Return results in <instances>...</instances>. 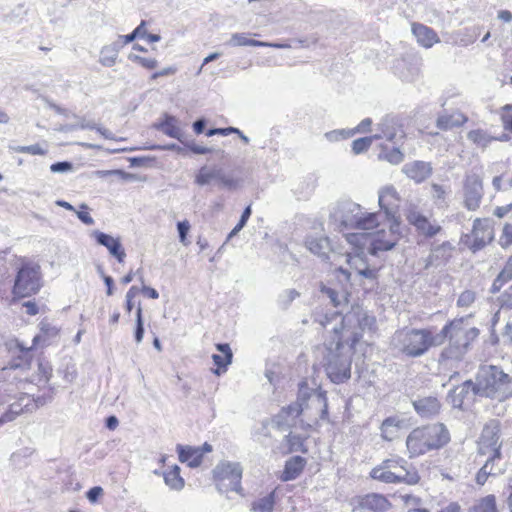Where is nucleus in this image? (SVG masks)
I'll use <instances>...</instances> for the list:
<instances>
[{
	"label": "nucleus",
	"instance_id": "nucleus-1",
	"mask_svg": "<svg viewBox=\"0 0 512 512\" xmlns=\"http://www.w3.org/2000/svg\"><path fill=\"white\" fill-rule=\"evenodd\" d=\"M469 317H461L447 323L439 333L431 329L405 328L394 333L392 345L408 357L424 355L431 347L439 346L448 339V345L440 354V363L461 361L479 336V330L468 323Z\"/></svg>",
	"mask_w": 512,
	"mask_h": 512
},
{
	"label": "nucleus",
	"instance_id": "nucleus-2",
	"mask_svg": "<svg viewBox=\"0 0 512 512\" xmlns=\"http://www.w3.org/2000/svg\"><path fill=\"white\" fill-rule=\"evenodd\" d=\"M381 213H367L362 207L351 201H338L331 209L330 220L340 231L364 230L369 231L380 225Z\"/></svg>",
	"mask_w": 512,
	"mask_h": 512
},
{
	"label": "nucleus",
	"instance_id": "nucleus-3",
	"mask_svg": "<svg viewBox=\"0 0 512 512\" xmlns=\"http://www.w3.org/2000/svg\"><path fill=\"white\" fill-rule=\"evenodd\" d=\"M374 324L375 318L357 307L345 315L334 313L331 317L326 316V322L323 325L335 335H340L346 343L355 345L362 337V332L371 330Z\"/></svg>",
	"mask_w": 512,
	"mask_h": 512
},
{
	"label": "nucleus",
	"instance_id": "nucleus-4",
	"mask_svg": "<svg viewBox=\"0 0 512 512\" xmlns=\"http://www.w3.org/2000/svg\"><path fill=\"white\" fill-rule=\"evenodd\" d=\"M450 441V433L442 423H434L413 429L406 438L409 458L438 450Z\"/></svg>",
	"mask_w": 512,
	"mask_h": 512
},
{
	"label": "nucleus",
	"instance_id": "nucleus-5",
	"mask_svg": "<svg viewBox=\"0 0 512 512\" xmlns=\"http://www.w3.org/2000/svg\"><path fill=\"white\" fill-rule=\"evenodd\" d=\"M315 409L319 412V418H316V424L319 420L328 419V404L326 392L321 390H311L305 382L300 383L298 402L282 408L276 416V422L280 426L282 423L290 425V422L303 413L306 409Z\"/></svg>",
	"mask_w": 512,
	"mask_h": 512
},
{
	"label": "nucleus",
	"instance_id": "nucleus-6",
	"mask_svg": "<svg viewBox=\"0 0 512 512\" xmlns=\"http://www.w3.org/2000/svg\"><path fill=\"white\" fill-rule=\"evenodd\" d=\"M475 381L476 393L480 397L504 401L512 396V377L497 366L480 367Z\"/></svg>",
	"mask_w": 512,
	"mask_h": 512
},
{
	"label": "nucleus",
	"instance_id": "nucleus-7",
	"mask_svg": "<svg viewBox=\"0 0 512 512\" xmlns=\"http://www.w3.org/2000/svg\"><path fill=\"white\" fill-rule=\"evenodd\" d=\"M335 346L325 348L323 365L329 379L333 383H343L351 377L352 354L355 345L346 343L340 335H336Z\"/></svg>",
	"mask_w": 512,
	"mask_h": 512
},
{
	"label": "nucleus",
	"instance_id": "nucleus-8",
	"mask_svg": "<svg viewBox=\"0 0 512 512\" xmlns=\"http://www.w3.org/2000/svg\"><path fill=\"white\" fill-rule=\"evenodd\" d=\"M42 286L41 267L38 263L26 261L21 264L15 277L13 293L17 297H29Z\"/></svg>",
	"mask_w": 512,
	"mask_h": 512
},
{
	"label": "nucleus",
	"instance_id": "nucleus-9",
	"mask_svg": "<svg viewBox=\"0 0 512 512\" xmlns=\"http://www.w3.org/2000/svg\"><path fill=\"white\" fill-rule=\"evenodd\" d=\"M494 239V221L490 218H476L472 231L462 238V242L473 252L483 249Z\"/></svg>",
	"mask_w": 512,
	"mask_h": 512
},
{
	"label": "nucleus",
	"instance_id": "nucleus-10",
	"mask_svg": "<svg viewBox=\"0 0 512 512\" xmlns=\"http://www.w3.org/2000/svg\"><path fill=\"white\" fill-rule=\"evenodd\" d=\"M484 195L482 179L477 174L465 177L463 183V204L469 211H476Z\"/></svg>",
	"mask_w": 512,
	"mask_h": 512
},
{
	"label": "nucleus",
	"instance_id": "nucleus-11",
	"mask_svg": "<svg viewBox=\"0 0 512 512\" xmlns=\"http://www.w3.org/2000/svg\"><path fill=\"white\" fill-rule=\"evenodd\" d=\"M243 469L238 462L222 461L213 469V476L216 481H229L230 489L241 493V479Z\"/></svg>",
	"mask_w": 512,
	"mask_h": 512
},
{
	"label": "nucleus",
	"instance_id": "nucleus-12",
	"mask_svg": "<svg viewBox=\"0 0 512 512\" xmlns=\"http://www.w3.org/2000/svg\"><path fill=\"white\" fill-rule=\"evenodd\" d=\"M389 229L385 230L384 228L377 231L375 235L369 238L370 249L369 251L372 254H375L377 251H388L392 249L399 238L398 228L399 222L387 220Z\"/></svg>",
	"mask_w": 512,
	"mask_h": 512
},
{
	"label": "nucleus",
	"instance_id": "nucleus-13",
	"mask_svg": "<svg viewBox=\"0 0 512 512\" xmlns=\"http://www.w3.org/2000/svg\"><path fill=\"white\" fill-rule=\"evenodd\" d=\"M400 198L396 189L392 185L381 188L378 192V203L381 208L379 213L382 214L380 222L383 219L398 221V208Z\"/></svg>",
	"mask_w": 512,
	"mask_h": 512
},
{
	"label": "nucleus",
	"instance_id": "nucleus-14",
	"mask_svg": "<svg viewBox=\"0 0 512 512\" xmlns=\"http://www.w3.org/2000/svg\"><path fill=\"white\" fill-rule=\"evenodd\" d=\"M501 444L499 443V428L496 423L486 425L481 433L478 452L480 455L501 458Z\"/></svg>",
	"mask_w": 512,
	"mask_h": 512
},
{
	"label": "nucleus",
	"instance_id": "nucleus-15",
	"mask_svg": "<svg viewBox=\"0 0 512 512\" xmlns=\"http://www.w3.org/2000/svg\"><path fill=\"white\" fill-rule=\"evenodd\" d=\"M407 220L415 227L420 235L427 238L436 236L442 230V227L435 220L431 221L416 210H410L408 212Z\"/></svg>",
	"mask_w": 512,
	"mask_h": 512
},
{
	"label": "nucleus",
	"instance_id": "nucleus-16",
	"mask_svg": "<svg viewBox=\"0 0 512 512\" xmlns=\"http://www.w3.org/2000/svg\"><path fill=\"white\" fill-rule=\"evenodd\" d=\"M385 466L394 473H398L406 480H401L402 483L413 485L418 483L420 477L412 466L402 457L395 456L382 461Z\"/></svg>",
	"mask_w": 512,
	"mask_h": 512
},
{
	"label": "nucleus",
	"instance_id": "nucleus-17",
	"mask_svg": "<svg viewBox=\"0 0 512 512\" xmlns=\"http://www.w3.org/2000/svg\"><path fill=\"white\" fill-rule=\"evenodd\" d=\"M377 132L373 135L375 140L386 139L387 141L394 142L399 136L403 137V131L397 117L393 115L384 116L377 124Z\"/></svg>",
	"mask_w": 512,
	"mask_h": 512
},
{
	"label": "nucleus",
	"instance_id": "nucleus-18",
	"mask_svg": "<svg viewBox=\"0 0 512 512\" xmlns=\"http://www.w3.org/2000/svg\"><path fill=\"white\" fill-rule=\"evenodd\" d=\"M453 249L454 247L448 241L433 246L430 254L424 259V268L430 269L445 265L451 258Z\"/></svg>",
	"mask_w": 512,
	"mask_h": 512
},
{
	"label": "nucleus",
	"instance_id": "nucleus-19",
	"mask_svg": "<svg viewBox=\"0 0 512 512\" xmlns=\"http://www.w3.org/2000/svg\"><path fill=\"white\" fill-rule=\"evenodd\" d=\"M90 236L95 239L97 244L104 246L107 248L109 253L117 259L119 263L124 262V258L126 257L125 250L122 247L121 241L119 238H114L113 236L101 232L99 230H94L90 233Z\"/></svg>",
	"mask_w": 512,
	"mask_h": 512
},
{
	"label": "nucleus",
	"instance_id": "nucleus-20",
	"mask_svg": "<svg viewBox=\"0 0 512 512\" xmlns=\"http://www.w3.org/2000/svg\"><path fill=\"white\" fill-rule=\"evenodd\" d=\"M433 168L430 162L412 161L403 165L402 172L415 183H422L432 174Z\"/></svg>",
	"mask_w": 512,
	"mask_h": 512
},
{
	"label": "nucleus",
	"instance_id": "nucleus-21",
	"mask_svg": "<svg viewBox=\"0 0 512 512\" xmlns=\"http://www.w3.org/2000/svg\"><path fill=\"white\" fill-rule=\"evenodd\" d=\"M408 428L406 419L400 416H390L383 420L380 426L381 438L393 441L399 436L401 430Z\"/></svg>",
	"mask_w": 512,
	"mask_h": 512
},
{
	"label": "nucleus",
	"instance_id": "nucleus-22",
	"mask_svg": "<svg viewBox=\"0 0 512 512\" xmlns=\"http://www.w3.org/2000/svg\"><path fill=\"white\" fill-rule=\"evenodd\" d=\"M476 381L467 380L463 382L460 386L454 388L449 393V398L451 399V403L454 407L461 408L464 400H472L475 396H479L476 393Z\"/></svg>",
	"mask_w": 512,
	"mask_h": 512
},
{
	"label": "nucleus",
	"instance_id": "nucleus-23",
	"mask_svg": "<svg viewBox=\"0 0 512 512\" xmlns=\"http://www.w3.org/2000/svg\"><path fill=\"white\" fill-rule=\"evenodd\" d=\"M228 45L237 47V46H253V47H273L279 49L290 48L291 46L287 43H272V42H264L258 41L249 38V34L247 33H234L231 35V38L227 42Z\"/></svg>",
	"mask_w": 512,
	"mask_h": 512
},
{
	"label": "nucleus",
	"instance_id": "nucleus-24",
	"mask_svg": "<svg viewBox=\"0 0 512 512\" xmlns=\"http://www.w3.org/2000/svg\"><path fill=\"white\" fill-rule=\"evenodd\" d=\"M12 351L14 358L9 363L8 367L9 369H21V370H27L31 366V355H30V348L22 345L19 342L15 343V348H10Z\"/></svg>",
	"mask_w": 512,
	"mask_h": 512
},
{
	"label": "nucleus",
	"instance_id": "nucleus-25",
	"mask_svg": "<svg viewBox=\"0 0 512 512\" xmlns=\"http://www.w3.org/2000/svg\"><path fill=\"white\" fill-rule=\"evenodd\" d=\"M501 458L488 456L484 465L477 472L475 480L480 486H483L489 476H496L503 472L502 467L499 465Z\"/></svg>",
	"mask_w": 512,
	"mask_h": 512
},
{
	"label": "nucleus",
	"instance_id": "nucleus-26",
	"mask_svg": "<svg viewBox=\"0 0 512 512\" xmlns=\"http://www.w3.org/2000/svg\"><path fill=\"white\" fill-rule=\"evenodd\" d=\"M412 33L416 37L417 42L425 48H431L435 43L439 42L436 32L423 24H412Z\"/></svg>",
	"mask_w": 512,
	"mask_h": 512
},
{
	"label": "nucleus",
	"instance_id": "nucleus-27",
	"mask_svg": "<svg viewBox=\"0 0 512 512\" xmlns=\"http://www.w3.org/2000/svg\"><path fill=\"white\" fill-rule=\"evenodd\" d=\"M359 504L362 509L373 512H387L391 507V504L386 497L375 493L362 497Z\"/></svg>",
	"mask_w": 512,
	"mask_h": 512
},
{
	"label": "nucleus",
	"instance_id": "nucleus-28",
	"mask_svg": "<svg viewBox=\"0 0 512 512\" xmlns=\"http://www.w3.org/2000/svg\"><path fill=\"white\" fill-rule=\"evenodd\" d=\"M413 407L423 418L436 416L440 411V402L435 397H424L413 401Z\"/></svg>",
	"mask_w": 512,
	"mask_h": 512
},
{
	"label": "nucleus",
	"instance_id": "nucleus-29",
	"mask_svg": "<svg viewBox=\"0 0 512 512\" xmlns=\"http://www.w3.org/2000/svg\"><path fill=\"white\" fill-rule=\"evenodd\" d=\"M468 121V117L460 111H453L452 113L440 114L436 120V126L440 130H450L455 127H460Z\"/></svg>",
	"mask_w": 512,
	"mask_h": 512
},
{
	"label": "nucleus",
	"instance_id": "nucleus-30",
	"mask_svg": "<svg viewBox=\"0 0 512 512\" xmlns=\"http://www.w3.org/2000/svg\"><path fill=\"white\" fill-rule=\"evenodd\" d=\"M40 333L33 338V346L36 345H50L53 343L59 334V329L49 323L48 321H41L39 324Z\"/></svg>",
	"mask_w": 512,
	"mask_h": 512
},
{
	"label": "nucleus",
	"instance_id": "nucleus-31",
	"mask_svg": "<svg viewBox=\"0 0 512 512\" xmlns=\"http://www.w3.org/2000/svg\"><path fill=\"white\" fill-rule=\"evenodd\" d=\"M177 452L179 454V460L181 462H187L192 468H196L202 463L203 453L200 448L177 445Z\"/></svg>",
	"mask_w": 512,
	"mask_h": 512
},
{
	"label": "nucleus",
	"instance_id": "nucleus-32",
	"mask_svg": "<svg viewBox=\"0 0 512 512\" xmlns=\"http://www.w3.org/2000/svg\"><path fill=\"white\" fill-rule=\"evenodd\" d=\"M216 349L221 354L212 355L213 362L217 366V369L214 370V373L220 375L222 372L221 370L223 369V371H225L227 366L231 364L233 354L229 344L227 343L217 344Z\"/></svg>",
	"mask_w": 512,
	"mask_h": 512
},
{
	"label": "nucleus",
	"instance_id": "nucleus-33",
	"mask_svg": "<svg viewBox=\"0 0 512 512\" xmlns=\"http://www.w3.org/2000/svg\"><path fill=\"white\" fill-rule=\"evenodd\" d=\"M370 476L374 480H377V481H380V482H383L386 484H398V483H402L401 480H406L398 473L392 472L383 463L374 467L370 472Z\"/></svg>",
	"mask_w": 512,
	"mask_h": 512
},
{
	"label": "nucleus",
	"instance_id": "nucleus-34",
	"mask_svg": "<svg viewBox=\"0 0 512 512\" xmlns=\"http://www.w3.org/2000/svg\"><path fill=\"white\" fill-rule=\"evenodd\" d=\"M305 465L306 460L303 457H291L289 460L286 461L281 479L283 481H290L296 479L302 473Z\"/></svg>",
	"mask_w": 512,
	"mask_h": 512
},
{
	"label": "nucleus",
	"instance_id": "nucleus-35",
	"mask_svg": "<svg viewBox=\"0 0 512 512\" xmlns=\"http://www.w3.org/2000/svg\"><path fill=\"white\" fill-rule=\"evenodd\" d=\"M344 257L350 268L355 270L357 274L368 279H374L376 277V271L367 267L364 259L359 254L353 256L346 254Z\"/></svg>",
	"mask_w": 512,
	"mask_h": 512
},
{
	"label": "nucleus",
	"instance_id": "nucleus-36",
	"mask_svg": "<svg viewBox=\"0 0 512 512\" xmlns=\"http://www.w3.org/2000/svg\"><path fill=\"white\" fill-rule=\"evenodd\" d=\"M307 248L314 254L329 259L331 252L330 240L327 237H310L306 241Z\"/></svg>",
	"mask_w": 512,
	"mask_h": 512
},
{
	"label": "nucleus",
	"instance_id": "nucleus-37",
	"mask_svg": "<svg viewBox=\"0 0 512 512\" xmlns=\"http://www.w3.org/2000/svg\"><path fill=\"white\" fill-rule=\"evenodd\" d=\"M467 139L482 149L487 148L495 139L483 129H474L467 133Z\"/></svg>",
	"mask_w": 512,
	"mask_h": 512
},
{
	"label": "nucleus",
	"instance_id": "nucleus-38",
	"mask_svg": "<svg viewBox=\"0 0 512 512\" xmlns=\"http://www.w3.org/2000/svg\"><path fill=\"white\" fill-rule=\"evenodd\" d=\"M468 512H498L496 497L494 495H487L478 499L469 508Z\"/></svg>",
	"mask_w": 512,
	"mask_h": 512
},
{
	"label": "nucleus",
	"instance_id": "nucleus-39",
	"mask_svg": "<svg viewBox=\"0 0 512 512\" xmlns=\"http://www.w3.org/2000/svg\"><path fill=\"white\" fill-rule=\"evenodd\" d=\"M220 171L221 168L203 166L195 177V183L199 186H205L210 184L213 180L217 181Z\"/></svg>",
	"mask_w": 512,
	"mask_h": 512
},
{
	"label": "nucleus",
	"instance_id": "nucleus-40",
	"mask_svg": "<svg viewBox=\"0 0 512 512\" xmlns=\"http://www.w3.org/2000/svg\"><path fill=\"white\" fill-rule=\"evenodd\" d=\"M159 129L172 138L180 139L182 135L177 118L171 115L165 116V120L160 124Z\"/></svg>",
	"mask_w": 512,
	"mask_h": 512
},
{
	"label": "nucleus",
	"instance_id": "nucleus-41",
	"mask_svg": "<svg viewBox=\"0 0 512 512\" xmlns=\"http://www.w3.org/2000/svg\"><path fill=\"white\" fill-rule=\"evenodd\" d=\"M321 292L330 299V302L334 307H338L347 301V293L344 288L337 290L335 288L322 285Z\"/></svg>",
	"mask_w": 512,
	"mask_h": 512
},
{
	"label": "nucleus",
	"instance_id": "nucleus-42",
	"mask_svg": "<svg viewBox=\"0 0 512 512\" xmlns=\"http://www.w3.org/2000/svg\"><path fill=\"white\" fill-rule=\"evenodd\" d=\"M164 481L167 486L176 491H180L185 484L184 479L180 476V468L177 465L164 473Z\"/></svg>",
	"mask_w": 512,
	"mask_h": 512
},
{
	"label": "nucleus",
	"instance_id": "nucleus-43",
	"mask_svg": "<svg viewBox=\"0 0 512 512\" xmlns=\"http://www.w3.org/2000/svg\"><path fill=\"white\" fill-rule=\"evenodd\" d=\"M275 505V491L261 497L252 503L254 512H272Z\"/></svg>",
	"mask_w": 512,
	"mask_h": 512
},
{
	"label": "nucleus",
	"instance_id": "nucleus-44",
	"mask_svg": "<svg viewBox=\"0 0 512 512\" xmlns=\"http://www.w3.org/2000/svg\"><path fill=\"white\" fill-rule=\"evenodd\" d=\"M449 192H450V190L448 189V187H445V186L437 184V183L431 184L430 195H431L432 200L434 201V203L437 206H443V205L447 204L446 197Z\"/></svg>",
	"mask_w": 512,
	"mask_h": 512
},
{
	"label": "nucleus",
	"instance_id": "nucleus-45",
	"mask_svg": "<svg viewBox=\"0 0 512 512\" xmlns=\"http://www.w3.org/2000/svg\"><path fill=\"white\" fill-rule=\"evenodd\" d=\"M24 412L27 411L23 408L21 402L16 401L12 403L9 406V409L2 416H0L1 425L15 420L17 416Z\"/></svg>",
	"mask_w": 512,
	"mask_h": 512
},
{
	"label": "nucleus",
	"instance_id": "nucleus-46",
	"mask_svg": "<svg viewBox=\"0 0 512 512\" xmlns=\"http://www.w3.org/2000/svg\"><path fill=\"white\" fill-rule=\"evenodd\" d=\"M299 296L300 293L296 289H285L278 295L277 303L280 308L287 309Z\"/></svg>",
	"mask_w": 512,
	"mask_h": 512
},
{
	"label": "nucleus",
	"instance_id": "nucleus-47",
	"mask_svg": "<svg viewBox=\"0 0 512 512\" xmlns=\"http://www.w3.org/2000/svg\"><path fill=\"white\" fill-rule=\"evenodd\" d=\"M375 138L372 136L362 137L352 142V151L354 154H361L368 150Z\"/></svg>",
	"mask_w": 512,
	"mask_h": 512
},
{
	"label": "nucleus",
	"instance_id": "nucleus-48",
	"mask_svg": "<svg viewBox=\"0 0 512 512\" xmlns=\"http://www.w3.org/2000/svg\"><path fill=\"white\" fill-rule=\"evenodd\" d=\"M10 150L18 153H27L31 155H45L46 150L43 149L39 144H33L29 146H9Z\"/></svg>",
	"mask_w": 512,
	"mask_h": 512
},
{
	"label": "nucleus",
	"instance_id": "nucleus-49",
	"mask_svg": "<svg viewBox=\"0 0 512 512\" xmlns=\"http://www.w3.org/2000/svg\"><path fill=\"white\" fill-rule=\"evenodd\" d=\"M475 299L476 293L474 291L465 290L459 295L457 299V307L467 309L472 306V304L475 302Z\"/></svg>",
	"mask_w": 512,
	"mask_h": 512
},
{
	"label": "nucleus",
	"instance_id": "nucleus-50",
	"mask_svg": "<svg viewBox=\"0 0 512 512\" xmlns=\"http://www.w3.org/2000/svg\"><path fill=\"white\" fill-rule=\"evenodd\" d=\"M118 55H115V50L109 49L104 46L100 51V63L106 67H111L115 64Z\"/></svg>",
	"mask_w": 512,
	"mask_h": 512
},
{
	"label": "nucleus",
	"instance_id": "nucleus-51",
	"mask_svg": "<svg viewBox=\"0 0 512 512\" xmlns=\"http://www.w3.org/2000/svg\"><path fill=\"white\" fill-rule=\"evenodd\" d=\"M144 336V324L142 319V308L138 307L136 312V328L134 332L135 341L141 343Z\"/></svg>",
	"mask_w": 512,
	"mask_h": 512
},
{
	"label": "nucleus",
	"instance_id": "nucleus-52",
	"mask_svg": "<svg viewBox=\"0 0 512 512\" xmlns=\"http://www.w3.org/2000/svg\"><path fill=\"white\" fill-rule=\"evenodd\" d=\"M499 244L503 248L512 245V223H506L503 227L502 234L499 238Z\"/></svg>",
	"mask_w": 512,
	"mask_h": 512
},
{
	"label": "nucleus",
	"instance_id": "nucleus-53",
	"mask_svg": "<svg viewBox=\"0 0 512 512\" xmlns=\"http://www.w3.org/2000/svg\"><path fill=\"white\" fill-rule=\"evenodd\" d=\"M128 58L131 61L138 62L141 66L147 69H154L158 65L157 60L154 58H145L135 54H130Z\"/></svg>",
	"mask_w": 512,
	"mask_h": 512
},
{
	"label": "nucleus",
	"instance_id": "nucleus-54",
	"mask_svg": "<svg viewBox=\"0 0 512 512\" xmlns=\"http://www.w3.org/2000/svg\"><path fill=\"white\" fill-rule=\"evenodd\" d=\"M498 303L501 309H512V285L498 297Z\"/></svg>",
	"mask_w": 512,
	"mask_h": 512
},
{
	"label": "nucleus",
	"instance_id": "nucleus-55",
	"mask_svg": "<svg viewBox=\"0 0 512 512\" xmlns=\"http://www.w3.org/2000/svg\"><path fill=\"white\" fill-rule=\"evenodd\" d=\"M220 175L218 176L217 181L227 189H234L237 186V180H235L232 176L226 174L223 169H221Z\"/></svg>",
	"mask_w": 512,
	"mask_h": 512
},
{
	"label": "nucleus",
	"instance_id": "nucleus-56",
	"mask_svg": "<svg viewBox=\"0 0 512 512\" xmlns=\"http://www.w3.org/2000/svg\"><path fill=\"white\" fill-rule=\"evenodd\" d=\"M383 157L394 165L401 163L404 159V155L399 148H393L389 152L385 153Z\"/></svg>",
	"mask_w": 512,
	"mask_h": 512
},
{
	"label": "nucleus",
	"instance_id": "nucleus-57",
	"mask_svg": "<svg viewBox=\"0 0 512 512\" xmlns=\"http://www.w3.org/2000/svg\"><path fill=\"white\" fill-rule=\"evenodd\" d=\"M79 211H74L79 218L80 221H82L86 225H93L94 219L90 216V214L86 211L88 210V205L85 203H82L80 206Z\"/></svg>",
	"mask_w": 512,
	"mask_h": 512
},
{
	"label": "nucleus",
	"instance_id": "nucleus-58",
	"mask_svg": "<svg viewBox=\"0 0 512 512\" xmlns=\"http://www.w3.org/2000/svg\"><path fill=\"white\" fill-rule=\"evenodd\" d=\"M39 381L48 382L52 375V368L48 363H38Z\"/></svg>",
	"mask_w": 512,
	"mask_h": 512
},
{
	"label": "nucleus",
	"instance_id": "nucleus-59",
	"mask_svg": "<svg viewBox=\"0 0 512 512\" xmlns=\"http://www.w3.org/2000/svg\"><path fill=\"white\" fill-rule=\"evenodd\" d=\"M72 169H73V164L69 161L56 162L50 166V170L53 173H65V172L72 171Z\"/></svg>",
	"mask_w": 512,
	"mask_h": 512
},
{
	"label": "nucleus",
	"instance_id": "nucleus-60",
	"mask_svg": "<svg viewBox=\"0 0 512 512\" xmlns=\"http://www.w3.org/2000/svg\"><path fill=\"white\" fill-rule=\"evenodd\" d=\"M103 494L104 490L102 487L94 486L87 491L86 497L91 503H96Z\"/></svg>",
	"mask_w": 512,
	"mask_h": 512
},
{
	"label": "nucleus",
	"instance_id": "nucleus-61",
	"mask_svg": "<svg viewBox=\"0 0 512 512\" xmlns=\"http://www.w3.org/2000/svg\"><path fill=\"white\" fill-rule=\"evenodd\" d=\"M26 411H33L38 407L36 401L29 395H23L18 400Z\"/></svg>",
	"mask_w": 512,
	"mask_h": 512
},
{
	"label": "nucleus",
	"instance_id": "nucleus-62",
	"mask_svg": "<svg viewBox=\"0 0 512 512\" xmlns=\"http://www.w3.org/2000/svg\"><path fill=\"white\" fill-rule=\"evenodd\" d=\"M371 125L372 120L370 118H365L358 124V126L354 130L349 132L351 133V136L355 133H367L371 131Z\"/></svg>",
	"mask_w": 512,
	"mask_h": 512
},
{
	"label": "nucleus",
	"instance_id": "nucleus-63",
	"mask_svg": "<svg viewBox=\"0 0 512 512\" xmlns=\"http://www.w3.org/2000/svg\"><path fill=\"white\" fill-rule=\"evenodd\" d=\"M498 276L505 282H508L512 279V256L508 259Z\"/></svg>",
	"mask_w": 512,
	"mask_h": 512
},
{
	"label": "nucleus",
	"instance_id": "nucleus-64",
	"mask_svg": "<svg viewBox=\"0 0 512 512\" xmlns=\"http://www.w3.org/2000/svg\"><path fill=\"white\" fill-rule=\"evenodd\" d=\"M190 224L188 221H181L177 223V230L179 233V239L182 243H185L187 233L189 231Z\"/></svg>",
	"mask_w": 512,
	"mask_h": 512
}]
</instances>
